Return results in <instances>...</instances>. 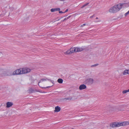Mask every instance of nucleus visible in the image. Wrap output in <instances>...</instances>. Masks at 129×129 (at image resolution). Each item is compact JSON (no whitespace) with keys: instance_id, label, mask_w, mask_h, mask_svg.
Returning a JSON list of instances; mask_svg holds the SVG:
<instances>
[{"instance_id":"24","label":"nucleus","mask_w":129,"mask_h":129,"mask_svg":"<svg viewBox=\"0 0 129 129\" xmlns=\"http://www.w3.org/2000/svg\"><path fill=\"white\" fill-rule=\"evenodd\" d=\"M68 11V9H67L64 12V13H65L66 12H67Z\"/></svg>"},{"instance_id":"13","label":"nucleus","mask_w":129,"mask_h":129,"mask_svg":"<svg viewBox=\"0 0 129 129\" xmlns=\"http://www.w3.org/2000/svg\"><path fill=\"white\" fill-rule=\"evenodd\" d=\"M127 74H129V69L125 70L123 72V74L125 75Z\"/></svg>"},{"instance_id":"1","label":"nucleus","mask_w":129,"mask_h":129,"mask_svg":"<svg viewBox=\"0 0 129 129\" xmlns=\"http://www.w3.org/2000/svg\"><path fill=\"white\" fill-rule=\"evenodd\" d=\"M125 4H124L119 3L111 7L109 10L108 11L111 13H116L119 11Z\"/></svg>"},{"instance_id":"19","label":"nucleus","mask_w":129,"mask_h":129,"mask_svg":"<svg viewBox=\"0 0 129 129\" xmlns=\"http://www.w3.org/2000/svg\"><path fill=\"white\" fill-rule=\"evenodd\" d=\"M98 64H94L93 65H92V66H91V67H95L97 66H98Z\"/></svg>"},{"instance_id":"2","label":"nucleus","mask_w":129,"mask_h":129,"mask_svg":"<svg viewBox=\"0 0 129 129\" xmlns=\"http://www.w3.org/2000/svg\"><path fill=\"white\" fill-rule=\"evenodd\" d=\"M94 82V80L92 78L87 79L84 81V83L88 85H91Z\"/></svg>"},{"instance_id":"23","label":"nucleus","mask_w":129,"mask_h":129,"mask_svg":"<svg viewBox=\"0 0 129 129\" xmlns=\"http://www.w3.org/2000/svg\"><path fill=\"white\" fill-rule=\"evenodd\" d=\"M59 13H64V12H63L61 11H60V10H59Z\"/></svg>"},{"instance_id":"11","label":"nucleus","mask_w":129,"mask_h":129,"mask_svg":"<svg viewBox=\"0 0 129 129\" xmlns=\"http://www.w3.org/2000/svg\"><path fill=\"white\" fill-rule=\"evenodd\" d=\"M60 110V107L58 106H57L55 107L54 111L55 112H59Z\"/></svg>"},{"instance_id":"6","label":"nucleus","mask_w":129,"mask_h":129,"mask_svg":"<svg viewBox=\"0 0 129 129\" xmlns=\"http://www.w3.org/2000/svg\"><path fill=\"white\" fill-rule=\"evenodd\" d=\"M86 88V86L84 84L80 85L79 87V89L80 90H82L85 89Z\"/></svg>"},{"instance_id":"3","label":"nucleus","mask_w":129,"mask_h":129,"mask_svg":"<svg viewBox=\"0 0 129 129\" xmlns=\"http://www.w3.org/2000/svg\"><path fill=\"white\" fill-rule=\"evenodd\" d=\"M21 70L22 74L26 73L29 72L30 71V69L27 68H21Z\"/></svg>"},{"instance_id":"22","label":"nucleus","mask_w":129,"mask_h":129,"mask_svg":"<svg viewBox=\"0 0 129 129\" xmlns=\"http://www.w3.org/2000/svg\"><path fill=\"white\" fill-rule=\"evenodd\" d=\"M86 25V24H83L82 25H81L80 26H81V27H83V26H84L85 25Z\"/></svg>"},{"instance_id":"14","label":"nucleus","mask_w":129,"mask_h":129,"mask_svg":"<svg viewBox=\"0 0 129 129\" xmlns=\"http://www.w3.org/2000/svg\"><path fill=\"white\" fill-rule=\"evenodd\" d=\"M49 79H41L40 81L39 82V83L41 82H42L44 81H47V80H48Z\"/></svg>"},{"instance_id":"28","label":"nucleus","mask_w":129,"mask_h":129,"mask_svg":"<svg viewBox=\"0 0 129 129\" xmlns=\"http://www.w3.org/2000/svg\"><path fill=\"white\" fill-rule=\"evenodd\" d=\"M94 16V15H93L92 16H90V18H93V16Z\"/></svg>"},{"instance_id":"32","label":"nucleus","mask_w":129,"mask_h":129,"mask_svg":"<svg viewBox=\"0 0 129 129\" xmlns=\"http://www.w3.org/2000/svg\"><path fill=\"white\" fill-rule=\"evenodd\" d=\"M71 129H74L73 128H71Z\"/></svg>"},{"instance_id":"18","label":"nucleus","mask_w":129,"mask_h":129,"mask_svg":"<svg viewBox=\"0 0 129 129\" xmlns=\"http://www.w3.org/2000/svg\"><path fill=\"white\" fill-rule=\"evenodd\" d=\"M128 14H129V10L126 13H125L124 14V16H126L127 15H128Z\"/></svg>"},{"instance_id":"5","label":"nucleus","mask_w":129,"mask_h":129,"mask_svg":"<svg viewBox=\"0 0 129 129\" xmlns=\"http://www.w3.org/2000/svg\"><path fill=\"white\" fill-rule=\"evenodd\" d=\"M21 70V68L19 69L16 70L15 71H14L12 74V75H18L22 74Z\"/></svg>"},{"instance_id":"25","label":"nucleus","mask_w":129,"mask_h":129,"mask_svg":"<svg viewBox=\"0 0 129 129\" xmlns=\"http://www.w3.org/2000/svg\"><path fill=\"white\" fill-rule=\"evenodd\" d=\"M50 87V86H48V87H42V88H48V87Z\"/></svg>"},{"instance_id":"26","label":"nucleus","mask_w":129,"mask_h":129,"mask_svg":"<svg viewBox=\"0 0 129 129\" xmlns=\"http://www.w3.org/2000/svg\"><path fill=\"white\" fill-rule=\"evenodd\" d=\"M14 10V8H11V10L12 11H13V10Z\"/></svg>"},{"instance_id":"4","label":"nucleus","mask_w":129,"mask_h":129,"mask_svg":"<svg viewBox=\"0 0 129 129\" xmlns=\"http://www.w3.org/2000/svg\"><path fill=\"white\" fill-rule=\"evenodd\" d=\"M110 126L112 127L120 126V122H115L112 123L110 124Z\"/></svg>"},{"instance_id":"27","label":"nucleus","mask_w":129,"mask_h":129,"mask_svg":"<svg viewBox=\"0 0 129 129\" xmlns=\"http://www.w3.org/2000/svg\"><path fill=\"white\" fill-rule=\"evenodd\" d=\"M66 99L67 100H69V99L71 100V98H66Z\"/></svg>"},{"instance_id":"31","label":"nucleus","mask_w":129,"mask_h":129,"mask_svg":"<svg viewBox=\"0 0 129 129\" xmlns=\"http://www.w3.org/2000/svg\"><path fill=\"white\" fill-rule=\"evenodd\" d=\"M43 92V93H45V92Z\"/></svg>"},{"instance_id":"16","label":"nucleus","mask_w":129,"mask_h":129,"mask_svg":"<svg viewBox=\"0 0 129 129\" xmlns=\"http://www.w3.org/2000/svg\"><path fill=\"white\" fill-rule=\"evenodd\" d=\"M64 53L65 54H71V52L70 49L69 50H68L67 51L64 52Z\"/></svg>"},{"instance_id":"30","label":"nucleus","mask_w":129,"mask_h":129,"mask_svg":"<svg viewBox=\"0 0 129 129\" xmlns=\"http://www.w3.org/2000/svg\"><path fill=\"white\" fill-rule=\"evenodd\" d=\"M96 19H98V17H96Z\"/></svg>"},{"instance_id":"8","label":"nucleus","mask_w":129,"mask_h":129,"mask_svg":"<svg viewBox=\"0 0 129 129\" xmlns=\"http://www.w3.org/2000/svg\"><path fill=\"white\" fill-rule=\"evenodd\" d=\"M76 52L82 51L84 50V48L81 47H76Z\"/></svg>"},{"instance_id":"7","label":"nucleus","mask_w":129,"mask_h":129,"mask_svg":"<svg viewBox=\"0 0 129 129\" xmlns=\"http://www.w3.org/2000/svg\"><path fill=\"white\" fill-rule=\"evenodd\" d=\"M129 124V122L127 121H125L123 122H120V126H126Z\"/></svg>"},{"instance_id":"9","label":"nucleus","mask_w":129,"mask_h":129,"mask_svg":"<svg viewBox=\"0 0 129 129\" xmlns=\"http://www.w3.org/2000/svg\"><path fill=\"white\" fill-rule=\"evenodd\" d=\"M13 105V103L12 102H8L6 103V107L7 108H9L12 106Z\"/></svg>"},{"instance_id":"29","label":"nucleus","mask_w":129,"mask_h":129,"mask_svg":"<svg viewBox=\"0 0 129 129\" xmlns=\"http://www.w3.org/2000/svg\"><path fill=\"white\" fill-rule=\"evenodd\" d=\"M84 7L83 5L81 7V8H83Z\"/></svg>"},{"instance_id":"21","label":"nucleus","mask_w":129,"mask_h":129,"mask_svg":"<svg viewBox=\"0 0 129 129\" xmlns=\"http://www.w3.org/2000/svg\"><path fill=\"white\" fill-rule=\"evenodd\" d=\"M101 21V20H95V22H100Z\"/></svg>"},{"instance_id":"10","label":"nucleus","mask_w":129,"mask_h":129,"mask_svg":"<svg viewBox=\"0 0 129 129\" xmlns=\"http://www.w3.org/2000/svg\"><path fill=\"white\" fill-rule=\"evenodd\" d=\"M76 47H72L70 49L71 52V53L74 52H76Z\"/></svg>"},{"instance_id":"17","label":"nucleus","mask_w":129,"mask_h":129,"mask_svg":"<svg viewBox=\"0 0 129 129\" xmlns=\"http://www.w3.org/2000/svg\"><path fill=\"white\" fill-rule=\"evenodd\" d=\"M127 92H129V89L128 90H124L122 91L123 93H125Z\"/></svg>"},{"instance_id":"20","label":"nucleus","mask_w":129,"mask_h":129,"mask_svg":"<svg viewBox=\"0 0 129 129\" xmlns=\"http://www.w3.org/2000/svg\"><path fill=\"white\" fill-rule=\"evenodd\" d=\"M88 4H89V3H86V4H85L84 5H83L84 7H85L86 6H87V5H88Z\"/></svg>"},{"instance_id":"12","label":"nucleus","mask_w":129,"mask_h":129,"mask_svg":"<svg viewBox=\"0 0 129 129\" xmlns=\"http://www.w3.org/2000/svg\"><path fill=\"white\" fill-rule=\"evenodd\" d=\"M60 8H52L51 9V12H54L55 11H59L60 10Z\"/></svg>"},{"instance_id":"15","label":"nucleus","mask_w":129,"mask_h":129,"mask_svg":"<svg viewBox=\"0 0 129 129\" xmlns=\"http://www.w3.org/2000/svg\"><path fill=\"white\" fill-rule=\"evenodd\" d=\"M63 80L61 79H59L57 80V82L60 83H62L63 82Z\"/></svg>"}]
</instances>
